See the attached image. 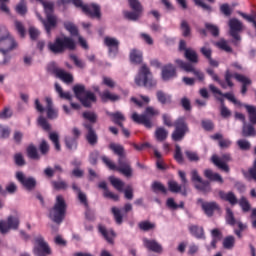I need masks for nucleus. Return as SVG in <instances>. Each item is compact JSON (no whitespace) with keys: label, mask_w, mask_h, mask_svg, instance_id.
I'll return each instance as SVG.
<instances>
[{"label":"nucleus","mask_w":256,"mask_h":256,"mask_svg":"<svg viewBox=\"0 0 256 256\" xmlns=\"http://www.w3.org/2000/svg\"><path fill=\"white\" fill-rule=\"evenodd\" d=\"M109 148L116 155L119 156V159H118L119 166L117 167L115 163H113V161H111V159H109L107 156H102L103 163H105V165H107V167L111 169V171H119L125 177H131L133 175V170L131 169V165L129 164V161L127 160V158H125L123 146L112 143L110 144Z\"/></svg>","instance_id":"1"},{"label":"nucleus","mask_w":256,"mask_h":256,"mask_svg":"<svg viewBox=\"0 0 256 256\" xmlns=\"http://www.w3.org/2000/svg\"><path fill=\"white\" fill-rule=\"evenodd\" d=\"M31 1H38V3H41L44 7V11L46 13V20L41 18V15L37 14L38 19L42 21L46 32L51 33V29L57 25V17L53 15V2L45 1V0H31Z\"/></svg>","instance_id":"2"},{"label":"nucleus","mask_w":256,"mask_h":256,"mask_svg":"<svg viewBox=\"0 0 256 256\" xmlns=\"http://www.w3.org/2000/svg\"><path fill=\"white\" fill-rule=\"evenodd\" d=\"M135 84L138 87H155L157 80L153 79V74L147 65H142L135 77Z\"/></svg>","instance_id":"3"},{"label":"nucleus","mask_w":256,"mask_h":256,"mask_svg":"<svg viewBox=\"0 0 256 256\" xmlns=\"http://www.w3.org/2000/svg\"><path fill=\"white\" fill-rule=\"evenodd\" d=\"M159 115V110L153 107H147L144 114L139 115L137 112H134L131 116V119L135 123H139L140 125H145L147 129H151L153 127V117H157Z\"/></svg>","instance_id":"4"},{"label":"nucleus","mask_w":256,"mask_h":256,"mask_svg":"<svg viewBox=\"0 0 256 256\" xmlns=\"http://www.w3.org/2000/svg\"><path fill=\"white\" fill-rule=\"evenodd\" d=\"M61 3H69L72 2L75 7H79L82 9L83 13L85 15H88L89 17H96L99 19L101 17V8L97 4H83V0H60Z\"/></svg>","instance_id":"5"},{"label":"nucleus","mask_w":256,"mask_h":256,"mask_svg":"<svg viewBox=\"0 0 256 256\" xmlns=\"http://www.w3.org/2000/svg\"><path fill=\"white\" fill-rule=\"evenodd\" d=\"M65 211H67V204H65V199L63 196H57L56 203L50 210V219H52L54 223H61L63 219H65Z\"/></svg>","instance_id":"6"},{"label":"nucleus","mask_w":256,"mask_h":256,"mask_svg":"<svg viewBox=\"0 0 256 256\" xmlns=\"http://www.w3.org/2000/svg\"><path fill=\"white\" fill-rule=\"evenodd\" d=\"M73 91L84 107H91V103H95L97 101L95 94L91 91L85 90L84 85H75L73 87Z\"/></svg>","instance_id":"7"},{"label":"nucleus","mask_w":256,"mask_h":256,"mask_svg":"<svg viewBox=\"0 0 256 256\" xmlns=\"http://www.w3.org/2000/svg\"><path fill=\"white\" fill-rule=\"evenodd\" d=\"M48 47L52 53H63L64 49H69L73 51L75 49L76 44L73 39L69 37L56 38L54 43H49Z\"/></svg>","instance_id":"8"},{"label":"nucleus","mask_w":256,"mask_h":256,"mask_svg":"<svg viewBox=\"0 0 256 256\" xmlns=\"http://www.w3.org/2000/svg\"><path fill=\"white\" fill-rule=\"evenodd\" d=\"M179 177L181 178L182 185L171 180L168 182V187L172 193H181L182 195H187V177L185 176V172L179 171Z\"/></svg>","instance_id":"9"},{"label":"nucleus","mask_w":256,"mask_h":256,"mask_svg":"<svg viewBox=\"0 0 256 256\" xmlns=\"http://www.w3.org/2000/svg\"><path fill=\"white\" fill-rule=\"evenodd\" d=\"M128 3L134 12L126 11L124 12V16L126 19H129V21H137V19L141 17V13H143V6H141L139 0H128Z\"/></svg>","instance_id":"10"},{"label":"nucleus","mask_w":256,"mask_h":256,"mask_svg":"<svg viewBox=\"0 0 256 256\" xmlns=\"http://www.w3.org/2000/svg\"><path fill=\"white\" fill-rule=\"evenodd\" d=\"M34 255H51V248L49 247V244H47V242H45V240L41 236H37L35 238Z\"/></svg>","instance_id":"11"},{"label":"nucleus","mask_w":256,"mask_h":256,"mask_svg":"<svg viewBox=\"0 0 256 256\" xmlns=\"http://www.w3.org/2000/svg\"><path fill=\"white\" fill-rule=\"evenodd\" d=\"M188 131L189 128L185 123V118H179L175 123V131L172 134L173 141H181Z\"/></svg>","instance_id":"12"},{"label":"nucleus","mask_w":256,"mask_h":256,"mask_svg":"<svg viewBox=\"0 0 256 256\" xmlns=\"http://www.w3.org/2000/svg\"><path fill=\"white\" fill-rule=\"evenodd\" d=\"M13 229H19V216H8L7 221H0V233L5 235Z\"/></svg>","instance_id":"13"},{"label":"nucleus","mask_w":256,"mask_h":256,"mask_svg":"<svg viewBox=\"0 0 256 256\" xmlns=\"http://www.w3.org/2000/svg\"><path fill=\"white\" fill-rule=\"evenodd\" d=\"M226 222L228 225H232L233 227L234 225H238L240 230H235L234 233L237 235V237H239V239H241V231H245V229H247V225L241 223L239 220H236L235 216L233 215V211H231L229 208L226 209Z\"/></svg>","instance_id":"14"},{"label":"nucleus","mask_w":256,"mask_h":256,"mask_svg":"<svg viewBox=\"0 0 256 256\" xmlns=\"http://www.w3.org/2000/svg\"><path fill=\"white\" fill-rule=\"evenodd\" d=\"M228 25L230 28L231 37H233L235 41H241V36H239V33L243 31V23L236 18H232L229 20Z\"/></svg>","instance_id":"15"},{"label":"nucleus","mask_w":256,"mask_h":256,"mask_svg":"<svg viewBox=\"0 0 256 256\" xmlns=\"http://www.w3.org/2000/svg\"><path fill=\"white\" fill-rule=\"evenodd\" d=\"M191 177L194 183H198L195 184V187L196 189H198V191H202L203 193H209V191H211V186L209 185V182H203L201 176H199V173H197V170H193L191 172Z\"/></svg>","instance_id":"16"},{"label":"nucleus","mask_w":256,"mask_h":256,"mask_svg":"<svg viewBox=\"0 0 256 256\" xmlns=\"http://www.w3.org/2000/svg\"><path fill=\"white\" fill-rule=\"evenodd\" d=\"M230 160V154H223L221 158H219L217 155L212 156V163H214L218 169L225 171V173H229V166L227 163H229Z\"/></svg>","instance_id":"17"},{"label":"nucleus","mask_w":256,"mask_h":256,"mask_svg":"<svg viewBox=\"0 0 256 256\" xmlns=\"http://www.w3.org/2000/svg\"><path fill=\"white\" fill-rule=\"evenodd\" d=\"M176 65L180 67V69H183V71H186V73H194L195 77L199 79V81H203L204 75L201 71L195 70V68L191 65V63L183 62V60H175Z\"/></svg>","instance_id":"18"},{"label":"nucleus","mask_w":256,"mask_h":256,"mask_svg":"<svg viewBox=\"0 0 256 256\" xmlns=\"http://www.w3.org/2000/svg\"><path fill=\"white\" fill-rule=\"evenodd\" d=\"M104 45L108 48L109 57H115L119 53V40L116 38L106 36Z\"/></svg>","instance_id":"19"},{"label":"nucleus","mask_w":256,"mask_h":256,"mask_svg":"<svg viewBox=\"0 0 256 256\" xmlns=\"http://www.w3.org/2000/svg\"><path fill=\"white\" fill-rule=\"evenodd\" d=\"M16 179L19 181V183H21V185H23V187H25L29 191H31V189H35V185H37V181H35V178L25 176L23 172H17Z\"/></svg>","instance_id":"20"},{"label":"nucleus","mask_w":256,"mask_h":256,"mask_svg":"<svg viewBox=\"0 0 256 256\" xmlns=\"http://www.w3.org/2000/svg\"><path fill=\"white\" fill-rule=\"evenodd\" d=\"M3 41L4 45H10V49H15L17 47V42L13 37L9 36V31L5 26L0 25V42Z\"/></svg>","instance_id":"21"},{"label":"nucleus","mask_w":256,"mask_h":256,"mask_svg":"<svg viewBox=\"0 0 256 256\" xmlns=\"http://www.w3.org/2000/svg\"><path fill=\"white\" fill-rule=\"evenodd\" d=\"M174 77H177V70L173 64H167L162 67L161 78L163 81H171Z\"/></svg>","instance_id":"22"},{"label":"nucleus","mask_w":256,"mask_h":256,"mask_svg":"<svg viewBox=\"0 0 256 256\" xmlns=\"http://www.w3.org/2000/svg\"><path fill=\"white\" fill-rule=\"evenodd\" d=\"M143 245L148 249V251H153L154 253H162L163 246L159 244L156 240H149L147 238H143Z\"/></svg>","instance_id":"23"},{"label":"nucleus","mask_w":256,"mask_h":256,"mask_svg":"<svg viewBox=\"0 0 256 256\" xmlns=\"http://www.w3.org/2000/svg\"><path fill=\"white\" fill-rule=\"evenodd\" d=\"M202 205V209L208 217L213 216V212L219 209V206L215 202H203V200H198Z\"/></svg>","instance_id":"24"},{"label":"nucleus","mask_w":256,"mask_h":256,"mask_svg":"<svg viewBox=\"0 0 256 256\" xmlns=\"http://www.w3.org/2000/svg\"><path fill=\"white\" fill-rule=\"evenodd\" d=\"M45 101L48 119H57V117H59V112L53 108V100L51 97H46Z\"/></svg>","instance_id":"25"},{"label":"nucleus","mask_w":256,"mask_h":256,"mask_svg":"<svg viewBox=\"0 0 256 256\" xmlns=\"http://www.w3.org/2000/svg\"><path fill=\"white\" fill-rule=\"evenodd\" d=\"M210 91H212V93L215 95V97L219 96V97H226V99H228V101H231L232 103L237 104V99L235 98V95H233V93H226L223 94L221 92V90H219V88L215 87L213 84H211L209 86Z\"/></svg>","instance_id":"26"},{"label":"nucleus","mask_w":256,"mask_h":256,"mask_svg":"<svg viewBox=\"0 0 256 256\" xmlns=\"http://www.w3.org/2000/svg\"><path fill=\"white\" fill-rule=\"evenodd\" d=\"M54 73L58 79H61L64 83H73V75H71L69 72H66L63 69L56 68L54 70Z\"/></svg>","instance_id":"27"},{"label":"nucleus","mask_w":256,"mask_h":256,"mask_svg":"<svg viewBox=\"0 0 256 256\" xmlns=\"http://www.w3.org/2000/svg\"><path fill=\"white\" fill-rule=\"evenodd\" d=\"M6 48H0V65H7L11 57L9 56V51H13L11 49V45H4Z\"/></svg>","instance_id":"28"},{"label":"nucleus","mask_w":256,"mask_h":256,"mask_svg":"<svg viewBox=\"0 0 256 256\" xmlns=\"http://www.w3.org/2000/svg\"><path fill=\"white\" fill-rule=\"evenodd\" d=\"M234 79L238 80L239 83H242V95H245L247 93V87L251 85V79L247 78V76H243L241 74H234Z\"/></svg>","instance_id":"29"},{"label":"nucleus","mask_w":256,"mask_h":256,"mask_svg":"<svg viewBox=\"0 0 256 256\" xmlns=\"http://www.w3.org/2000/svg\"><path fill=\"white\" fill-rule=\"evenodd\" d=\"M98 229L108 243H113V239H115V232H113L112 229L107 230V228H105L103 225H99Z\"/></svg>","instance_id":"30"},{"label":"nucleus","mask_w":256,"mask_h":256,"mask_svg":"<svg viewBox=\"0 0 256 256\" xmlns=\"http://www.w3.org/2000/svg\"><path fill=\"white\" fill-rule=\"evenodd\" d=\"M98 187L104 190V197H106L107 199H112V201H119V195L109 191V189H107L106 182H100L98 184Z\"/></svg>","instance_id":"31"},{"label":"nucleus","mask_w":256,"mask_h":256,"mask_svg":"<svg viewBox=\"0 0 256 256\" xmlns=\"http://www.w3.org/2000/svg\"><path fill=\"white\" fill-rule=\"evenodd\" d=\"M84 127L88 130L86 136L88 143H90V145H95V143H97V134L95 133V130H93V126H91V124H84Z\"/></svg>","instance_id":"32"},{"label":"nucleus","mask_w":256,"mask_h":256,"mask_svg":"<svg viewBox=\"0 0 256 256\" xmlns=\"http://www.w3.org/2000/svg\"><path fill=\"white\" fill-rule=\"evenodd\" d=\"M107 115H109V117H112L113 123L119 125V127H123V121H125V116L121 112H107Z\"/></svg>","instance_id":"33"},{"label":"nucleus","mask_w":256,"mask_h":256,"mask_svg":"<svg viewBox=\"0 0 256 256\" xmlns=\"http://www.w3.org/2000/svg\"><path fill=\"white\" fill-rule=\"evenodd\" d=\"M204 175L210 181H216L217 183H223V178L218 173L213 172L212 170H205Z\"/></svg>","instance_id":"34"},{"label":"nucleus","mask_w":256,"mask_h":256,"mask_svg":"<svg viewBox=\"0 0 256 256\" xmlns=\"http://www.w3.org/2000/svg\"><path fill=\"white\" fill-rule=\"evenodd\" d=\"M185 58L190 61V63H198L199 57L197 56V52L191 48H187L185 50Z\"/></svg>","instance_id":"35"},{"label":"nucleus","mask_w":256,"mask_h":256,"mask_svg":"<svg viewBox=\"0 0 256 256\" xmlns=\"http://www.w3.org/2000/svg\"><path fill=\"white\" fill-rule=\"evenodd\" d=\"M156 97L162 105H167V103H171V95L159 90L156 93Z\"/></svg>","instance_id":"36"},{"label":"nucleus","mask_w":256,"mask_h":256,"mask_svg":"<svg viewBox=\"0 0 256 256\" xmlns=\"http://www.w3.org/2000/svg\"><path fill=\"white\" fill-rule=\"evenodd\" d=\"M219 195L224 201H228V203H230L231 205H235L237 203V197H235V194H233V192L225 193L221 191Z\"/></svg>","instance_id":"37"},{"label":"nucleus","mask_w":256,"mask_h":256,"mask_svg":"<svg viewBox=\"0 0 256 256\" xmlns=\"http://www.w3.org/2000/svg\"><path fill=\"white\" fill-rule=\"evenodd\" d=\"M130 60L132 63L139 64L141 61H143V52L139 50H132L130 52Z\"/></svg>","instance_id":"38"},{"label":"nucleus","mask_w":256,"mask_h":256,"mask_svg":"<svg viewBox=\"0 0 256 256\" xmlns=\"http://www.w3.org/2000/svg\"><path fill=\"white\" fill-rule=\"evenodd\" d=\"M109 181L111 185H113L114 188L117 189V191H123V187H125V183H123L121 179L116 178L115 176H110Z\"/></svg>","instance_id":"39"},{"label":"nucleus","mask_w":256,"mask_h":256,"mask_svg":"<svg viewBox=\"0 0 256 256\" xmlns=\"http://www.w3.org/2000/svg\"><path fill=\"white\" fill-rule=\"evenodd\" d=\"M102 101L106 102V101H119V95L113 94L109 91H104L101 95H100Z\"/></svg>","instance_id":"40"},{"label":"nucleus","mask_w":256,"mask_h":256,"mask_svg":"<svg viewBox=\"0 0 256 256\" xmlns=\"http://www.w3.org/2000/svg\"><path fill=\"white\" fill-rule=\"evenodd\" d=\"M231 79H233V74H231V71L227 70L225 75L226 82H219L222 89H227V87H233V82H231Z\"/></svg>","instance_id":"41"},{"label":"nucleus","mask_w":256,"mask_h":256,"mask_svg":"<svg viewBox=\"0 0 256 256\" xmlns=\"http://www.w3.org/2000/svg\"><path fill=\"white\" fill-rule=\"evenodd\" d=\"M167 135H169V132H167L163 127L157 128L155 131L157 141H165V139H167Z\"/></svg>","instance_id":"42"},{"label":"nucleus","mask_w":256,"mask_h":256,"mask_svg":"<svg viewBox=\"0 0 256 256\" xmlns=\"http://www.w3.org/2000/svg\"><path fill=\"white\" fill-rule=\"evenodd\" d=\"M245 108L249 115L250 122L256 124V107L251 105H245Z\"/></svg>","instance_id":"43"},{"label":"nucleus","mask_w":256,"mask_h":256,"mask_svg":"<svg viewBox=\"0 0 256 256\" xmlns=\"http://www.w3.org/2000/svg\"><path fill=\"white\" fill-rule=\"evenodd\" d=\"M49 139L54 144L56 151H61V145L59 144V134L56 132H51L49 134Z\"/></svg>","instance_id":"44"},{"label":"nucleus","mask_w":256,"mask_h":256,"mask_svg":"<svg viewBox=\"0 0 256 256\" xmlns=\"http://www.w3.org/2000/svg\"><path fill=\"white\" fill-rule=\"evenodd\" d=\"M55 89L61 99H67L68 101H71V93L63 92V88H61V86L57 83L55 84Z\"/></svg>","instance_id":"45"},{"label":"nucleus","mask_w":256,"mask_h":256,"mask_svg":"<svg viewBox=\"0 0 256 256\" xmlns=\"http://www.w3.org/2000/svg\"><path fill=\"white\" fill-rule=\"evenodd\" d=\"M211 233H212V242H211V247H208V249H211V248L215 249V246L217 245V241L221 239V233L217 229L212 230Z\"/></svg>","instance_id":"46"},{"label":"nucleus","mask_w":256,"mask_h":256,"mask_svg":"<svg viewBox=\"0 0 256 256\" xmlns=\"http://www.w3.org/2000/svg\"><path fill=\"white\" fill-rule=\"evenodd\" d=\"M242 133L244 137H253V135H255V128L244 123Z\"/></svg>","instance_id":"47"},{"label":"nucleus","mask_w":256,"mask_h":256,"mask_svg":"<svg viewBox=\"0 0 256 256\" xmlns=\"http://www.w3.org/2000/svg\"><path fill=\"white\" fill-rule=\"evenodd\" d=\"M72 188L74 191L78 192V199L80 201V203H82L83 205H85L87 207V195H85V193L81 192L79 190V187H77V185L73 184Z\"/></svg>","instance_id":"48"},{"label":"nucleus","mask_w":256,"mask_h":256,"mask_svg":"<svg viewBox=\"0 0 256 256\" xmlns=\"http://www.w3.org/2000/svg\"><path fill=\"white\" fill-rule=\"evenodd\" d=\"M65 29H67L69 31V33H70V35H72V37L79 35V30L77 29V26H75V24H73L71 22L65 23Z\"/></svg>","instance_id":"49"},{"label":"nucleus","mask_w":256,"mask_h":256,"mask_svg":"<svg viewBox=\"0 0 256 256\" xmlns=\"http://www.w3.org/2000/svg\"><path fill=\"white\" fill-rule=\"evenodd\" d=\"M166 205L167 207H169V209H183V207H185V204L183 202H180V204L177 205L173 198H168L166 201Z\"/></svg>","instance_id":"50"},{"label":"nucleus","mask_w":256,"mask_h":256,"mask_svg":"<svg viewBox=\"0 0 256 256\" xmlns=\"http://www.w3.org/2000/svg\"><path fill=\"white\" fill-rule=\"evenodd\" d=\"M218 49H222V51H226V53H231V46L227 43V41L221 39L216 43Z\"/></svg>","instance_id":"51"},{"label":"nucleus","mask_w":256,"mask_h":256,"mask_svg":"<svg viewBox=\"0 0 256 256\" xmlns=\"http://www.w3.org/2000/svg\"><path fill=\"white\" fill-rule=\"evenodd\" d=\"M190 233L194 235V237H197L198 239H201L203 237V228L199 226H190Z\"/></svg>","instance_id":"52"},{"label":"nucleus","mask_w":256,"mask_h":256,"mask_svg":"<svg viewBox=\"0 0 256 256\" xmlns=\"http://www.w3.org/2000/svg\"><path fill=\"white\" fill-rule=\"evenodd\" d=\"M112 213L114 215L115 221L118 225L123 223V216L121 215V210L119 208L113 207Z\"/></svg>","instance_id":"53"},{"label":"nucleus","mask_w":256,"mask_h":256,"mask_svg":"<svg viewBox=\"0 0 256 256\" xmlns=\"http://www.w3.org/2000/svg\"><path fill=\"white\" fill-rule=\"evenodd\" d=\"M180 28H181L183 37H189V35H191V28L189 27V24L187 23V21L183 20L181 22Z\"/></svg>","instance_id":"54"},{"label":"nucleus","mask_w":256,"mask_h":256,"mask_svg":"<svg viewBox=\"0 0 256 256\" xmlns=\"http://www.w3.org/2000/svg\"><path fill=\"white\" fill-rule=\"evenodd\" d=\"M223 245L225 249H233L235 246V237L233 236H228L224 239Z\"/></svg>","instance_id":"55"},{"label":"nucleus","mask_w":256,"mask_h":256,"mask_svg":"<svg viewBox=\"0 0 256 256\" xmlns=\"http://www.w3.org/2000/svg\"><path fill=\"white\" fill-rule=\"evenodd\" d=\"M27 153H28V157H30V159H39V153L37 152V148L33 145H30L27 148Z\"/></svg>","instance_id":"56"},{"label":"nucleus","mask_w":256,"mask_h":256,"mask_svg":"<svg viewBox=\"0 0 256 256\" xmlns=\"http://www.w3.org/2000/svg\"><path fill=\"white\" fill-rule=\"evenodd\" d=\"M152 189L155 193H158L159 191L164 194L167 193V188H165V186L160 182H154L152 184Z\"/></svg>","instance_id":"57"},{"label":"nucleus","mask_w":256,"mask_h":256,"mask_svg":"<svg viewBox=\"0 0 256 256\" xmlns=\"http://www.w3.org/2000/svg\"><path fill=\"white\" fill-rule=\"evenodd\" d=\"M38 124L40 125V127H42V129H44V131L51 130V126L49 125V122H47V119H45V117L43 116H40L38 118Z\"/></svg>","instance_id":"58"},{"label":"nucleus","mask_w":256,"mask_h":256,"mask_svg":"<svg viewBox=\"0 0 256 256\" xmlns=\"http://www.w3.org/2000/svg\"><path fill=\"white\" fill-rule=\"evenodd\" d=\"M174 159L178 163H183V154L181 153V146H179L178 144L175 145Z\"/></svg>","instance_id":"59"},{"label":"nucleus","mask_w":256,"mask_h":256,"mask_svg":"<svg viewBox=\"0 0 256 256\" xmlns=\"http://www.w3.org/2000/svg\"><path fill=\"white\" fill-rule=\"evenodd\" d=\"M16 12L19 13V15H25V13H27V4L23 0L16 6Z\"/></svg>","instance_id":"60"},{"label":"nucleus","mask_w":256,"mask_h":256,"mask_svg":"<svg viewBox=\"0 0 256 256\" xmlns=\"http://www.w3.org/2000/svg\"><path fill=\"white\" fill-rule=\"evenodd\" d=\"M139 227L142 231H151V229H155V224L149 221H144L139 224Z\"/></svg>","instance_id":"61"},{"label":"nucleus","mask_w":256,"mask_h":256,"mask_svg":"<svg viewBox=\"0 0 256 256\" xmlns=\"http://www.w3.org/2000/svg\"><path fill=\"white\" fill-rule=\"evenodd\" d=\"M83 117L87 121H90V123H95L97 121V115L95 114V112H84Z\"/></svg>","instance_id":"62"},{"label":"nucleus","mask_w":256,"mask_h":256,"mask_svg":"<svg viewBox=\"0 0 256 256\" xmlns=\"http://www.w3.org/2000/svg\"><path fill=\"white\" fill-rule=\"evenodd\" d=\"M237 145L240 147V149H242V151H248V149H251V143L244 139L238 140Z\"/></svg>","instance_id":"63"},{"label":"nucleus","mask_w":256,"mask_h":256,"mask_svg":"<svg viewBox=\"0 0 256 256\" xmlns=\"http://www.w3.org/2000/svg\"><path fill=\"white\" fill-rule=\"evenodd\" d=\"M239 205L245 213H247V211L251 209V204H249V201L246 200V198H241L239 201Z\"/></svg>","instance_id":"64"}]
</instances>
